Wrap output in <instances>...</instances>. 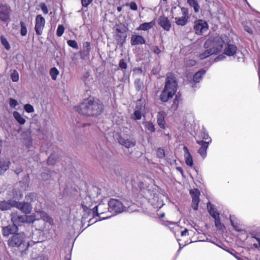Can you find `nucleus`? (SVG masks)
<instances>
[{"label":"nucleus","instance_id":"a19ab883","mask_svg":"<svg viewBox=\"0 0 260 260\" xmlns=\"http://www.w3.org/2000/svg\"><path fill=\"white\" fill-rule=\"evenodd\" d=\"M125 5L126 6H129L130 9L133 11H136L138 9L137 5L134 2H132L130 3H126Z\"/></svg>","mask_w":260,"mask_h":260},{"label":"nucleus","instance_id":"6ab92c4d","mask_svg":"<svg viewBox=\"0 0 260 260\" xmlns=\"http://www.w3.org/2000/svg\"><path fill=\"white\" fill-rule=\"evenodd\" d=\"M183 150L184 151V157L186 164L189 167H192L193 165V159L188 148L186 146H184L183 147Z\"/></svg>","mask_w":260,"mask_h":260},{"label":"nucleus","instance_id":"7c9ffc66","mask_svg":"<svg viewBox=\"0 0 260 260\" xmlns=\"http://www.w3.org/2000/svg\"><path fill=\"white\" fill-rule=\"evenodd\" d=\"M20 24L21 26L20 34L22 37L25 36L27 35V30L26 25L23 21H20Z\"/></svg>","mask_w":260,"mask_h":260},{"label":"nucleus","instance_id":"680f3d73","mask_svg":"<svg viewBox=\"0 0 260 260\" xmlns=\"http://www.w3.org/2000/svg\"><path fill=\"white\" fill-rule=\"evenodd\" d=\"M23 170L21 167H19L18 168H17L15 171V173L18 175L20 173L22 172Z\"/></svg>","mask_w":260,"mask_h":260},{"label":"nucleus","instance_id":"7ed1b4c3","mask_svg":"<svg viewBox=\"0 0 260 260\" xmlns=\"http://www.w3.org/2000/svg\"><path fill=\"white\" fill-rule=\"evenodd\" d=\"M223 39L216 35L209 37L204 44L205 48H211L215 54L219 53L222 49L224 45Z\"/></svg>","mask_w":260,"mask_h":260},{"label":"nucleus","instance_id":"4be33fe9","mask_svg":"<svg viewBox=\"0 0 260 260\" xmlns=\"http://www.w3.org/2000/svg\"><path fill=\"white\" fill-rule=\"evenodd\" d=\"M207 207L210 215L212 216L213 218L218 217L219 214V213L217 212L216 209L212 204H211L210 202L208 203Z\"/></svg>","mask_w":260,"mask_h":260},{"label":"nucleus","instance_id":"603ef678","mask_svg":"<svg viewBox=\"0 0 260 260\" xmlns=\"http://www.w3.org/2000/svg\"><path fill=\"white\" fill-rule=\"evenodd\" d=\"M201 137L204 140H208L209 139V141L210 140L211 138L209 137V135L207 133H206L205 131H203L201 134Z\"/></svg>","mask_w":260,"mask_h":260},{"label":"nucleus","instance_id":"e433bc0d","mask_svg":"<svg viewBox=\"0 0 260 260\" xmlns=\"http://www.w3.org/2000/svg\"><path fill=\"white\" fill-rule=\"evenodd\" d=\"M64 31V27L63 25H59L56 30V35L61 37Z\"/></svg>","mask_w":260,"mask_h":260},{"label":"nucleus","instance_id":"052dcab7","mask_svg":"<svg viewBox=\"0 0 260 260\" xmlns=\"http://www.w3.org/2000/svg\"><path fill=\"white\" fill-rule=\"evenodd\" d=\"M181 10H182L183 16L188 17V12H187V9L183 8H182Z\"/></svg>","mask_w":260,"mask_h":260},{"label":"nucleus","instance_id":"8fccbe9b","mask_svg":"<svg viewBox=\"0 0 260 260\" xmlns=\"http://www.w3.org/2000/svg\"><path fill=\"white\" fill-rule=\"evenodd\" d=\"M151 51L156 54H159L161 52L160 49L156 46H153L151 47Z\"/></svg>","mask_w":260,"mask_h":260},{"label":"nucleus","instance_id":"774afa93","mask_svg":"<svg viewBox=\"0 0 260 260\" xmlns=\"http://www.w3.org/2000/svg\"><path fill=\"white\" fill-rule=\"evenodd\" d=\"M230 220H231V222L232 225L233 226V227L234 228H235V225H234V222H233V220L232 219L231 217H230Z\"/></svg>","mask_w":260,"mask_h":260},{"label":"nucleus","instance_id":"cd10ccee","mask_svg":"<svg viewBox=\"0 0 260 260\" xmlns=\"http://www.w3.org/2000/svg\"><path fill=\"white\" fill-rule=\"evenodd\" d=\"M189 5L193 8L194 12L198 13L200 10V6L197 0H187Z\"/></svg>","mask_w":260,"mask_h":260},{"label":"nucleus","instance_id":"0e129e2a","mask_svg":"<svg viewBox=\"0 0 260 260\" xmlns=\"http://www.w3.org/2000/svg\"><path fill=\"white\" fill-rule=\"evenodd\" d=\"M188 234V230L187 229H185L184 231L181 232V236H186Z\"/></svg>","mask_w":260,"mask_h":260},{"label":"nucleus","instance_id":"f3484780","mask_svg":"<svg viewBox=\"0 0 260 260\" xmlns=\"http://www.w3.org/2000/svg\"><path fill=\"white\" fill-rule=\"evenodd\" d=\"M18 230V228L14 224L12 225H8L3 228V235L5 237H8Z\"/></svg>","mask_w":260,"mask_h":260},{"label":"nucleus","instance_id":"864d4df0","mask_svg":"<svg viewBox=\"0 0 260 260\" xmlns=\"http://www.w3.org/2000/svg\"><path fill=\"white\" fill-rule=\"evenodd\" d=\"M101 206L100 205H98L93 207V208L92 210V213H93V215L94 216L95 214L97 216H99V214L98 213V208Z\"/></svg>","mask_w":260,"mask_h":260},{"label":"nucleus","instance_id":"338daca9","mask_svg":"<svg viewBox=\"0 0 260 260\" xmlns=\"http://www.w3.org/2000/svg\"><path fill=\"white\" fill-rule=\"evenodd\" d=\"M258 78H259V88L260 89V69H259L258 72Z\"/></svg>","mask_w":260,"mask_h":260},{"label":"nucleus","instance_id":"9d476101","mask_svg":"<svg viewBox=\"0 0 260 260\" xmlns=\"http://www.w3.org/2000/svg\"><path fill=\"white\" fill-rule=\"evenodd\" d=\"M15 207L25 214L30 213L32 210L31 205L27 202H19L15 201Z\"/></svg>","mask_w":260,"mask_h":260},{"label":"nucleus","instance_id":"a878e982","mask_svg":"<svg viewBox=\"0 0 260 260\" xmlns=\"http://www.w3.org/2000/svg\"><path fill=\"white\" fill-rule=\"evenodd\" d=\"M90 50V43L88 42H84L83 44V53L84 56H88Z\"/></svg>","mask_w":260,"mask_h":260},{"label":"nucleus","instance_id":"3c124183","mask_svg":"<svg viewBox=\"0 0 260 260\" xmlns=\"http://www.w3.org/2000/svg\"><path fill=\"white\" fill-rule=\"evenodd\" d=\"M178 104L179 100L177 98V96H176V98L174 100L173 104L172 106V108L174 110L178 108Z\"/></svg>","mask_w":260,"mask_h":260},{"label":"nucleus","instance_id":"bb28decb","mask_svg":"<svg viewBox=\"0 0 260 260\" xmlns=\"http://www.w3.org/2000/svg\"><path fill=\"white\" fill-rule=\"evenodd\" d=\"M188 17L182 16L181 17H176L175 22L178 25L184 26L188 21Z\"/></svg>","mask_w":260,"mask_h":260},{"label":"nucleus","instance_id":"dca6fc26","mask_svg":"<svg viewBox=\"0 0 260 260\" xmlns=\"http://www.w3.org/2000/svg\"><path fill=\"white\" fill-rule=\"evenodd\" d=\"M145 43V40L143 37L140 35H132L131 39V44L132 46L142 45Z\"/></svg>","mask_w":260,"mask_h":260},{"label":"nucleus","instance_id":"c03bdc74","mask_svg":"<svg viewBox=\"0 0 260 260\" xmlns=\"http://www.w3.org/2000/svg\"><path fill=\"white\" fill-rule=\"evenodd\" d=\"M196 61L193 59H189L186 61L185 65L187 67H190L196 64Z\"/></svg>","mask_w":260,"mask_h":260},{"label":"nucleus","instance_id":"09e8293b","mask_svg":"<svg viewBox=\"0 0 260 260\" xmlns=\"http://www.w3.org/2000/svg\"><path fill=\"white\" fill-rule=\"evenodd\" d=\"M27 218L26 220H25V222L27 223H31L33 222L36 219H35L34 216L32 215H26Z\"/></svg>","mask_w":260,"mask_h":260},{"label":"nucleus","instance_id":"4468645a","mask_svg":"<svg viewBox=\"0 0 260 260\" xmlns=\"http://www.w3.org/2000/svg\"><path fill=\"white\" fill-rule=\"evenodd\" d=\"M15 206V201L14 200H4L0 202V210L1 211H6L10 210L12 207Z\"/></svg>","mask_w":260,"mask_h":260},{"label":"nucleus","instance_id":"2eb2a0df","mask_svg":"<svg viewBox=\"0 0 260 260\" xmlns=\"http://www.w3.org/2000/svg\"><path fill=\"white\" fill-rule=\"evenodd\" d=\"M251 242L254 248L260 250V231L251 234Z\"/></svg>","mask_w":260,"mask_h":260},{"label":"nucleus","instance_id":"bf43d9fd","mask_svg":"<svg viewBox=\"0 0 260 260\" xmlns=\"http://www.w3.org/2000/svg\"><path fill=\"white\" fill-rule=\"evenodd\" d=\"M224 57H225L223 55H220L215 58L214 61L216 62L220 60L223 59Z\"/></svg>","mask_w":260,"mask_h":260},{"label":"nucleus","instance_id":"1a4fd4ad","mask_svg":"<svg viewBox=\"0 0 260 260\" xmlns=\"http://www.w3.org/2000/svg\"><path fill=\"white\" fill-rule=\"evenodd\" d=\"M211 142V139H210V140L208 142L199 140L197 141V143L201 145V147L198 150V153L202 156L203 158L206 157L207 150Z\"/></svg>","mask_w":260,"mask_h":260},{"label":"nucleus","instance_id":"412c9836","mask_svg":"<svg viewBox=\"0 0 260 260\" xmlns=\"http://www.w3.org/2000/svg\"><path fill=\"white\" fill-rule=\"evenodd\" d=\"M166 114L163 111H160L158 112L157 114V122L160 127L162 128H165V117Z\"/></svg>","mask_w":260,"mask_h":260},{"label":"nucleus","instance_id":"5fc2aeb1","mask_svg":"<svg viewBox=\"0 0 260 260\" xmlns=\"http://www.w3.org/2000/svg\"><path fill=\"white\" fill-rule=\"evenodd\" d=\"M34 196H35V195L34 193H30L26 196V199L27 201H30V202H31L33 200Z\"/></svg>","mask_w":260,"mask_h":260},{"label":"nucleus","instance_id":"b1692460","mask_svg":"<svg viewBox=\"0 0 260 260\" xmlns=\"http://www.w3.org/2000/svg\"><path fill=\"white\" fill-rule=\"evenodd\" d=\"M155 24V22L152 21L149 22L143 23L139 26L138 30H147L151 28Z\"/></svg>","mask_w":260,"mask_h":260},{"label":"nucleus","instance_id":"49530a36","mask_svg":"<svg viewBox=\"0 0 260 260\" xmlns=\"http://www.w3.org/2000/svg\"><path fill=\"white\" fill-rule=\"evenodd\" d=\"M119 67L121 69H126L127 68L126 63L125 62L124 59H120L119 63Z\"/></svg>","mask_w":260,"mask_h":260},{"label":"nucleus","instance_id":"a211bd4d","mask_svg":"<svg viewBox=\"0 0 260 260\" xmlns=\"http://www.w3.org/2000/svg\"><path fill=\"white\" fill-rule=\"evenodd\" d=\"M159 24L166 30L168 31L171 27V23L167 17L161 16L159 19Z\"/></svg>","mask_w":260,"mask_h":260},{"label":"nucleus","instance_id":"ddd939ff","mask_svg":"<svg viewBox=\"0 0 260 260\" xmlns=\"http://www.w3.org/2000/svg\"><path fill=\"white\" fill-rule=\"evenodd\" d=\"M119 143L127 148L134 147L136 145V141L132 139H125L121 136H119L118 138Z\"/></svg>","mask_w":260,"mask_h":260},{"label":"nucleus","instance_id":"f704fd0d","mask_svg":"<svg viewBox=\"0 0 260 260\" xmlns=\"http://www.w3.org/2000/svg\"><path fill=\"white\" fill-rule=\"evenodd\" d=\"M135 86L137 90L139 91L142 87L143 83L140 79H137L135 81Z\"/></svg>","mask_w":260,"mask_h":260},{"label":"nucleus","instance_id":"f03ea898","mask_svg":"<svg viewBox=\"0 0 260 260\" xmlns=\"http://www.w3.org/2000/svg\"><path fill=\"white\" fill-rule=\"evenodd\" d=\"M177 89V82L175 76L172 73L167 75L165 87L160 95V100L163 102H167L172 99Z\"/></svg>","mask_w":260,"mask_h":260},{"label":"nucleus","instance_id":"9b49d317","mask_svg":"<svg viewBox=\"0 0 260 260\" xmlns=\"http://www.w3.org/2000/svg\"><path fill=\"white\" fill-rule=\"evenodd\" d=\"M190 193L192 196V207L194 210L196 211L198 209V205L200 201V192L198 189H194L191 190L190 191Z\"/></svg>","mask_w":260,"mask_h":260},{"label":"nucleus","instance_id":"ea45409f","mask_svg":"<svg viewBox=\"0 0 260 260\" xmlns=\"http://www.w3.org/2000/svg\"><path fill=\"white\" fill-rule=\"evenodd\" d=\"M214 220H215V226L219 229V230H221L222 228V226H223V224L220 222V218H219V216H218V217L217 218H214Z\"/></svg>","mask_w":260,"mask_h":260},{"label":"nucleus","instance_id":"5701e85b","mask_svg":"<svg viewBox=\"0 0 260 260\" xmlns=\"http://www.w3.org/2000/svg\"><path fill=\"white\" fill-rule=\"evenodd\" d=\"M205 73L206 71L204 69L199 70L193 76V81L196 83L200 82Z\"/></svg>","mask_w":260,"mask_h":260},{"label":"nucleus","instance_id":"39448f33","mask_svg":"<svg viewBox=\"0 0 260 260\" xmlns=\"http://www.w3.org/2000/svg\"><path fill=\"white\" fill-rule=\"evenodd\" d=\"M193 29L196 34L201 35L208 30V24L206 21L199 19L194 22Z\"/></svg>","mask_w":260,"mask_h":260},{"label":"nucleus","instance_id":"0eeeda50","mask_svg":"<svg viewBox=\"0 0 260 260\" xmlns=\"http://www.w3.org/2000/svg\"><path fill=\"white\" fill-rule=\"evenodd\" d=\"M45 24V18L41 15H37L35 20V30L38 36H40L42 34Z\"/></svg>","mask_w":260,"mask_h":260},{"label":"nucleus","instance_id":"13d9d810","mask_svg":"<svg viewBox=\"0 0 260 260\" xmlns=\"http://www.w3.org/2000/svg\"><path fill=\"white\" fill-rule=\"evenodd\" d=\"M42 214L43 215V217L44 220H46L47 221L51 220V218L46 213H43Z\"/></svg>","mask_w":260,"mask_h":260},{"label":"nucleus","instance_id":"423d86ee","mask_svg":"<svg viewBox=\"0 0 260 260\" xmlns=\"http://www.w3.org/2000/svg\"><path fill=\"white\" fill-rule=\"evenodd\" d=\"M24 240L23 234L17 233L13 235L8 241V245L11 247H19Z\"/></svg>","mask_w":260,"mask_h":260},{"label":"nucleus","instance_id":"79ce46f5","mask_svg":"<svg viewBox=\"0 0 260 260\" xmlns=\"http://www.w3.org/2000/svg\"><path fill=\"white\" fill-rule=\"evenodd\" d=\"M40 7L44 14H47L48 13V10L47 7L45 3H40Z\"/></svg>","mask_w":260,"mask_h":260},{"label":"nucleus","instance_id":"f8f14e48","mask_svg":"<svg viewBox=\"0 0 260 260\" xmlns=\"http://www.w3.org/2000/svg\"><path fill=\"white\" fill-rule=\"evenodd\" d=\"M11 216L13 223L17 226L21 223H25V220L27 218L26 215H19L17 213H12Z\"/></svg>","mask_w":260,"mask_h":260},{"label":"nucleus","instance_id":"58836bf2","mask_svg":"<svg viewBox=\"0 0 260 260\" xmlns=\"http://www.w3.org/2000/svg\"><path fill=\"white\" fill-rule=\"evenodd\" d=\"M24 109L26 112L29 113L34 112V107L29 104H25L24 106Z\"/></svg>","mask_w":260,"mask_h":260},{"label":"nucleus","instance_id":"4c0bfd02","mask_svg":"<svg viewBox=\"0 0 260 260\" xmlns=\"http://www.w3.org/2000/svg\"><path fill=\"white\" fill-rule=\"evenodd\" d=\"M67 44L71 47H72L76 49H78V45L77 44V43L75 40H68V41H67Z\"/></svg>","mask_w":260,"mask_h":260},{"label":"nucleus","instance_id":"f257e3e1","mask_svg":"<svg viewBox=\"0 0 260 260\" xmlns=\"http://www.w3.org/2000/svg\"><path fill=\"white\" fill-rule=\"evenodd\" d=\"M79 113L88 116H96L100 115L104 109L103 105L97 100L88 99L79 105L75 107Z\"/></svg>","mask_w":260,"mask_h":260},{"label":"nucleus","instance_id":"a18cd8bd","mask_svg":"<svg viewBox=\"0 0 260 260\" xmlns=\"http://www.w3.org/2000/svg\"><path fill=\"white\" fill-rule=\"evenodd\" d=\"M93 0H81L82 6L87 8L92 2Z\"/></svg>","mask_w":260,"mask_h":260},{"label":"nucleus","instance_id":"6e6552de","mask_svg":"<svg viewBox=\"0 0 260 260\" xmlns=\"http://www.w3.org/2000/svg\"><path fill=\"white\" fill-rule=\"evenodd\" d=\"M11 8L7 5L0 4V20L6 21L9 19Z\"/></svg>","mask_w":260,"mask_h":260},{"label":"nucleus","instance_id":"72a5a7b5","mask_svg":"<svg viewBox=\"0 0 260 260\" xmlns=\"http://www.w3.org/2000/svg\"><path fill=\"white\" fill-rule=\"evenodd\" d=\"M1 41L3 45L4 46L5 49L7 50H10L11 46L9 44V43L7 41V39L5 38L4 36L1 37Z\"/></svg>","mask_w":260,"mask_h":260},{"label":"nucleus","instance_id":"473e14b6","mask_svg":"<svg viewBox=\"0 0 260 260\" xmlns=\"http://www.w3.org/2000/svg\"><path fill=\"white\" fill-rule=\"evenodd\" d=\"M142 114L140 110H136L134 111L133 114L132 115L131 118L134 120H140L141 119Z\"/></svg>","mask_w":260,"mask_h":260},{"label":"nucleus","instance_id":"6e6d98bb","mask_svg":"<svg viewBox=\"0 0 260 260\" xmlns=\"http://www.w3.org/2000/svg\"><path fill=\"white\" fill-rule=\"evenodd\" d=\"M244 30L246 31H247V32H248L249 34H253V30L250 27H249L248 26H245L244 27Z\"/></svg>","mask_w":260,"mask_h":260},{"label":"nucleus","instance_id":"69168bd1","mask_svg":"<svg viewBox=\"0 0 260 260\" xmlns=\"http://www.w3.org/2000/svg\"><path fill=\"white\" fill-rule=\"evenodd\" d=\"M177 170L179 172H180L181 173V174L183 175V169L181 167H177Z\"/></svg>","mask_w":260,"mask_h":260},{"label":"nucleus","instance_id":"c9c22d12","mask_svg":"<svg viewBox=\"0 0 260 260\" xmlns=\"http://www.w3.org/2000/svg\"><path fill=\"white\" fill-rule=\"evenodd\" d=\"M11 78L13 82H17L19 80V74L17 71H13L11 74Z\"/></svg>","mask_w":260,"mask_h":260},{"label":"nucleus","instance_id":"de8ad7c7","mask_svg":"<svg viewBox=\"0 0 260 260\" xmlns=\"http://www.w3.org/2000/svg\"><path fill=\"white\" fill-rule=\"evenodd\" d=\"M157 154L160 158H162L165 156V152L164 149L159 148L157 150Z\"/></svg>","mask_w":260,"mask_h":260},{"label":"nucleus","instance_id":"e2e57ef3","mask_svg":"<svg viewBox=\"0 0 260 260\" xmlns=\"http://www.w3.org/2000/svg\"><path fill=\"white\" fill-rule=\"evenodd\" d=\"M81 206H82V208L83 210L84 211L90 212V210L88 209V207L87 206L84 205V204H81Z\"/></svg>","mask_w":260,"mask_h":260},{"label":"nucleus","instance_id":"20e7f679","mask_svg":"<svg viewBox=\"0 0 260 260\" xmlns=\"http://www.w3.org/2000/svg\"><path fill=\"white\" fill-rule=\"evenodd\" d=\"M108 210L115 214L122 213L126 210V207L118 200L111 199L108 202Z\"/></svg>","mask_w":260,"mask_h":260},{"label":"nucleus","instance_id":"37998d69","mask_svg":"<svg viewBox=\"0 0 260 260\" xmlns=\"http://www.w3.org/2000/svg\"><path fill=\"white\" fill-rule=\"evenodd\" d=\"M9 105L11 107L15 108L16 106L18 105V103L16 100L12 98H10Z\"/></svg>","mask_w":260,"mask_h":260},{"label":"nucleus","instance_id":"c85d7f7f","mask_svg":"<svg viewBox=\"0 0 260 260\" xmlns=\"http://www.w3.org/2000/svg\"><path fill=\"white\" fill-rule=\"evenodd\" d=\"M207 49L205 51L200 54V58L201 59H204L212 54H215L211 48Z\"/></svg>","mask_w":260,"mask_h":260},{"label":"nucleus","instance_id":"aec40b11","mask_svg":"<svg viewBox=\"0 0 260 260\" xmlns=\"http://www.w3.org/2000/svg\"><path fill=\"white\" fill-rule=\"evenodd\" d=\"M237 47L233 44H228L225 46L224 53L225 55L231 56H233L237 52Z\"/></svg>","mask_w":260,"mask_h":260},{"label":"nucleus","instance_id":"393cba45","mask_svg":"<svg viewBox=\"0 0 260 260\" xmlns=\"http://www.w3.org/2000/svg\"><path fill=\"white\" fill-rule=\"evenodd\" d=\"M13 117L15 120L21 125L25 123V119L17 111H14L13 113Z\"/></svg>","mask_w":260,"mask_h":260},{"label":"nucleus","instance_id":"2f4dec72","mask_svg":"<svg viewBox=\"0 0 260 260\" xmlns=\"http://www.w3.org/2000/svg\"><path fill=\"white\" fill-rule=\"evenodd\" d=\"M145 128L150 133H154L155 131L154 124L150 121H147L144 123Z\"/></svg>","mask_w":260,"mask_h":260},{"label":"nucleus","instance_id":"c756f323","mask_svg":"<svg viewBox=\"0 0 260 260\" xmlns=\"http://www.w3.org/2000/svg\"><path fill=\"white\" fill-rule=\"evenodd\" d=\"M59 71L55 67L52 68L49 71L50 75L53 80H56L57 76L59 75Z\"/></svg>","mask_w":260,"mask_h":260},{"label":"nucleus","instance_id":"4d7b16f0","mask_svg":"<svg viewBox=\"0 0 260 260\" xmlns=\"http://www.w3.org/2000/svg\"><path fill=\"white\" fill-rule=\"evenodd\" d=\"M55 162V161L53 160L52 156H50L47 160V163L48 165H53Z\"/></svg>","mask_w":260,"mask_h":260}]
</instances>
